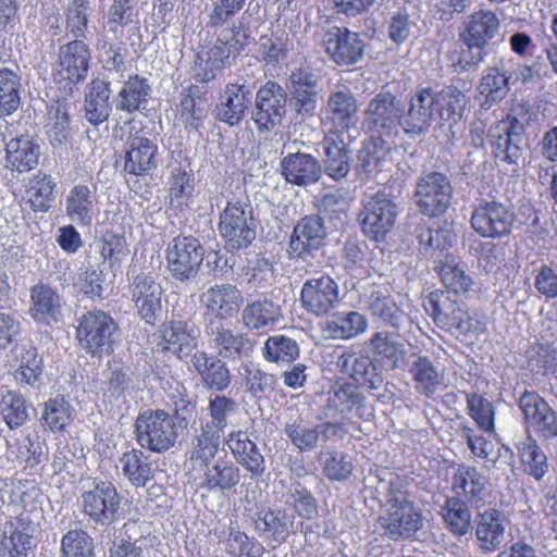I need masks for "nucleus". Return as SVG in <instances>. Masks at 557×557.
<instances>
[{"instance_id": "obj_1", "label": "nucleus", "mask_w": 557, "mask_h": 557, "mask_svg": "<svg viewBox=\"0 0 557 557\" xmlns=\"http://www.w3.org/2000/svg\"><path fill=\"white\" fill-rule=\"evenodd\" d=\"M467 103L466 94L454 86L440 90L418 87L403 107L395 95L381 91L369 100L362 124L371 136L383 140L394 141L399 127L406 135L418 137L426 134L435 120L449 127L457 124Z\"/></svg>"}, {"instance_id": "obj_2", "label": "nucleus", "mask_w": 557, "mask_h": 557, "mask_svg": "<svg viewBox=\"0 0 557 557\" xmlns=\"http://www.w3.org/2000/svg\"><path fill=\"white\" fill-rule=\"evenodd\" d=\"M409 485L406 476L389 481L377 518L382 535L394 542L413 539L423 527L422 509L414 502Z\"/></svg>"}, {"instance_id": "obj_3", "label": "nucleus", "mask_w": 557, "mask_h": 557, "mask_svg": "<svg viewBox=\"0 0 557 557\" xmlns=\"http://www.w3.org/2000/svg\"><path fill=\"white\" fill-rule=\"evenodd\" d=\"M135 440L141 448L152 453H165L178 437L177 424L163 409H146L135 420Z\"/></svg>"}, {"instance_id": "obj_4", "label": "nucleus", "mask_w": 557, "mask_h": 557, "mask_svg": "<svg viewBox=\"0 0 557 557\" xmlns=\"http://www.w3.org/2000/svg\"><path fill=\"white\" fill-rule=\"evenodd\" d=\"M76 338L86 354L101 357L113 351L119 339V326L104 311H88L78 319Z\"/></svg>"}, {"instance_id": "obj_5", "label": "nucleus", "mask_w": 557, "mask_h": 557, "mask_svg": "<svg viewBox=\"0 0 557 557\" xmlns=\"http://www.w3.org/2000/svg\"><path fill=\"white\" fill-rule=\"evenodd\" d=\"M203 256V247L197 238L177 236L165 249L166 269L174 280L189 282L198 275Z\"/></svg>"}, {"instance_id": "obj_6", "label": "nucleus", "mask_w": 557, "mask_h": 557, "mask_svg": "<svg viewBox=\"0 0 557 557\" xmlns=\"http://www.w3.org/2000/svg\"><path fill=\"white\" fill-rule=\"evenodd\" d=\"M453 198L448 177L440 172L423 174L416 184L414 199L421 213L437 216L447 211Z\"/></svg>"}, {"instance_id": "obj_7", "label": "nucleus", "mask_w": 557, "mask_h": 557, "mask_svg": "<svg viewBox=\"0 0 557 557\" xmlns=\"http://www.w3.org/2000/svg\"><path fill=\"white\" fill-rule=\"evenodd\" d=\"M524 123L517 115L497 122L490 131L495 158L508 164L518 165L523 160Z\"/></svg>"}, {"instance_id": "obj_8", "label": "nucleus", "mask_w": 557, "mask_h": 557, "mask_svg": "<svg viewBox=\"0 0 557 557\" xmlns=\"http://www.w3.org/2000/svg\"><path fill=\"white\" fill-rule=\"evenodd\" d=\"M397 208L389 195L377 191L363 200L359 220L363 233L371 239L380 242L393 228Z\"/></svg>"}, {"instance_id": "obj_9", "label": "nucleus", "mask_w": 557, "mask_h": 557, "mask_svg": "<svg viewBox=\"0 0 557 557\" xmlns=\"http://www.w3.org/2000/svg\"><path fill=\"white\" fill-rule=\"evenodd\" d=\"M90 51L82 40H74L59 50L53 78L63 88L71 91L72 86L84 81L87 76Z\"/></svg>"}, {"instance_id": "obj_10", "label": "nucleus", "mask_w": 557, "mask_h": 557, "mask_svg": "<svg viewBox=\"0 0 557 557\" xmlns=\"http://www.w3.org/2000/svg\"><path fill=\"white\" fill-rule=\"evenodd\" d=\"M470 221L472 228L482 237L500 238L510 234L515 213L502 202L481 200Z\"/></svg>"}, {"instance_id": "obj_11", "label": "nucleus", "mask_w": 557, "mask_h": 557, "mask_svg": "<svg viewBox=\"0 0 557 557\" xmlns=\"http://www.w3.org/2000/svg\"><path fill=\"white\" fill-rule=\"evenodd\" d=\"M83 511L94 522L111 524L117 516L122 498L113 483L101 481L94 488L83 493Z\"/></svg>"}, {"instance_id": "obj_12", "label": "nucleus", "mask_w": 557, "mask_h": 557, "mask_svg": "<svg viewBox=\"0 0 557 557\" xmlns=\"http://www.w3.org/2000/svg\"><path fill=\"white\" fill-rule=\"evenodd\" d=\"M286 112V91L275 82L265 83L256 95L252 119L259 131H271L281 124Z\"/></svg>"}, {"instance_id": "obj_13", "label": "nucleus", "mask_w": 557, "mask_h": 557, "mask_svg": "<svg viewBox=\"0 0 557 557\" xmlns=\"http://www.w3.org/2000/svg\"><path fill=\"white\" fill-rule=\"evenodd\" d=\"M322 45L338 65H352L360 61L366 47L359 34L338 26H331L324 32Z\"/></svg>"}, {"instance_id": "obj_14", "label": "nucleus", "mask_w": 557, "mask_h": 557, "mask_svg": "<svg viewBox=\"0 0 557 557\" xmlns=\"http://www.w3.org/2000/svg\"><path fill=\"white\" fill-rule=\"evenodd\" d=\"M451 492L470 506L479 509L486 504L490 496L488 478L474 466L460 463L451 476Z\"/></svg>"}, {"instance_id": "obj_15", "label": "nucleus", "mask_w": 557, "mask_h": 557, "mask_svg": "<svg viewBox=\"0 0 557 557\" xmlns=\"http://www.w3.org/2000/svg\"><path fill=\"white\" fill-rule=\"evenodd\" d=\"M302 307L314 315L327 314L341 301L337 283L329 275L307 280L300 292Z\"/></svg>"}, {"instance_id": "obj_16", "label": "nucleus", "mask_w": 557, "mask_h": 557, "mask_svg": "<svg viewBox=\"0 0 557 557\" xmlns=\"http://www.w3.org/2000/svg\"><path fill=\"white\" fill-rule=\"evenodd\" d=\"M326 134L344 136L358 122V104L351 91L337 90L329 96L326 102Z\"/></svg>"}, {"instance_id": "obj_17", "label": "nucleus", "mask_w": 557, "mask_h": 557, "mask_svg": "<svg viewBox=\"0 0 557 557\" xmlns=\"http://www.w3.org/2000/svg\"><path fill=\"white\" fill-rule=\"evenodd\" d=\"M519 407L527 424L541 437H557V412L539 394L524 391L519 398Z\"/></svg>"}, {"instance_id": "obj_18", "label": "nucleus", "mask_w": 557, "mask_h": 557, "mask_svg": "<svg viewBox=\"0 0 557 557\" xmlns=\"http://www.w3.org/2000/svg\"><path fill=\"white\" fill-rule=\"evenodd\" d=\"M34 544L32 522L23 517H11L0 534V557H29Z\"/></svg>"}, {"instance_id": "obj_19", "label": "nucleus", "mask_w": 557, "mask_h": 557, "mask_svg": "<svg viewBox=\"0 0 557 557\" xmlns=\"http://www.w3.org/2000/svg\"><path fill=\"white\" fill-rule=\"evenodd\" d=\"M249 221L250 212L239 203H228L221 213L219 230L231 248H244L253 240L256 234Z\"/></svg>"}, {"instance_id": "obj_20", "label": "nucleus", "mask_w": 557, "mask_h": 557, "mask_svg": "<svg viewBox=\"0 0 557 557\" xmlns=\"http://www.w3.org/2000/svg\"><path fill=\"white\" fill-rule=\"evenodd\" d=\"M325 237L326 228L322 218L307 215L294 226L288 253L293 258L305 259L323 245Z\"/></svg>"}, {"instance_id": "obj_21", "label": "nucleus", "mask_w": 557, "mask_h": 557, "mask_svg": "<svg viewBox=\"0 0 557 557\" xmlns=\"http://www.w3.org/2000/svg\"><path fill=\"white\" fill-rule=\"evenodd\" d=\"M163 289L150 275H137L131 285L132 300L148 323L153 324L162 310Z\"/></svg>"}, {"instance_id": "obj_22", "label": "nucleus", "mask_w": 557, "mask_h": 557, "mask_svg": "<svg viewBox=\"0 0 557 557\" xmlns=\"http://www.w3.org/2000/svg\"><path fill=\"white\" fill-rule=\"evenodd\" d=\"M500 22L495 12L479 10L467 16L459 33L463 45L485 48L488 41L498 34Z\"/></svg>"}, {"instance_id": "obj_23", "label": "nucleus", "mask_w": 557, "mask_h": 557, "mask_svg": "<svg viewBox=\"0 0 557 557\" xmlns=\"http://www.w3.org/2000/svg\"><path fill=\"white\" fill-rule=\"evenodd\" d=\"M286 88L290 102L298 113L312 114L317 108L319 84L309 71L297 69L292 72Z\"/></svg>"}, {"instance_id": "obj_24", "label": "nucleus", "mask_w": 557, "mask_h": 557, "mask_svg": "<svg viewBox=\"0 0 557 557\" xmlns=\"http://www.w3.org/2000/svg\"><path fill=\"white\" fill-rule=\"evenodd\" d=\"M94 185L76 184L65 197L66 216L78 225H89L96 215L98 197Z\"/></svg>"}, {"instance_id": "obj_25", "label": "nucleus", "mask_w": 557, "mask_h": 557, "mask_svg": "<svg viewBox=\"0 0 557 557\" xmlns=\"http://www.w3.org/2000/svg\"><path fill=\"white\" fill-rule=\"evenodd\" d=\"M124 169L136 176L147 175L157 166L158 146L152 139L134 135L129 137Z\"/></svg>"}, {"instance_id": "obj_26", "label": "nucleus", "mask_w": 557, "mask_h": 557, "mask_svg": "<svg viewBox=\"0 0 557 557\" xmlns=\"http://www.w3.org/2000/svg\"><path fill=\"white\" fill-rule=\"evenodd\" d=\"M161 337L164 350L171 351L180 359L189 356L198 344V331L188 322L177 320L161 325Z\"/></svg>"}, {"instance_id": "obj_27", "label": "nucleus", "mask_w": 557, "mask_h": 557, "mask_svg": "<svg viewBox=\"0 0 557 557\" xmlns=\"http://www.w3.org/2000/svg\"><path fill=\"white\" fill-rule=\"evenodd\" d=\"M475 536L480 549L484 553H493L499 548L505 537V516L495 508L479 512L475 517Z\"/></svg>"}, {"instance_id": "obj_28", "label": "nucleus", "mask_w": 557, "mask_h": 557, "mask_svg": "<svg viewBox=\"0 0 557 557\" xmlns=\"http://www.w3.org/2000/svg\"><path fill=\"white\" fill-rule=\"evenodd\" d=\"M201 301L212 315L227 319L238 312L243 296L232 284H215L202 294Z\"/></svg>"}, {"instance_id": "obj_29", "label": "nucleus", "mask_w": 557, "mask_h": 557, "mask_svg": "<svg viewBox=\"0 0 557 557\" xmlns=\"http://www.w3.org/2000/svg\"><path fill=\"white\" fill-rule=\"evenodd\" d=\"M225 443L233 454L236 461L243 466L251 475L260 476L263 474L264 458L252 442L247 432L237 430L228 433Z\"/></svg>"}, {"instance_id": "obj_30", "label": "nucleus", "mask_w": 557, "mask_h": 557, "mask_svg": "<svg viewBox=\"0 0 557 557\" xmlns=\"http://www.w3.org/2000/svg\"><path fill=\"white\" fill-rule=\"evenodd\" d=\"M282 174L292 184L306 186L320 178L319 161L309 153H289L281 162Z\"/></svg>"}, {"instance_id": "obj_31", "label": "nucleus", "mask_w": 557, "mask_h": 557, "mask_svg": "<svg viewBox=\"0 0 557 557\" xmlns=\"http://www.w3.org/2000/svg\"><path fill=\"white\" fill-rule=\"evenodd\" d=\"M511 73L502 61L498 65L486 67L476 87L481 97L484 98L482 107L488 109L503 100L509 91V79Z\"/></svg>"}, {"instance_id": "obj_32", "label": "nucleus", "mask_w": 557, "mask_h": 557, "mask_svg": "<svg viewBox=\"0 0 557 557\" xmlns=\"http://www.w3.org/2000/svg\"><path fill=\"white\" fill-rule=\"evenodd\" d=\"M251 94V89L245 84H228L218 109L220 120L230 125L237 124L248 109Z\"/></svg>"}, {"instance_id": "obj_33", "label": "nucleus", "mask_w": 557, "mask_h": 557, "mask_svg": "<svg viewBox=\"0 0 557 557\" xmlns=\"http://www.w3.org/2000/svg\"><path fill=\"white\" fill-rule=\"evenodd\" d=\"M322 146L325 173L336 181L345 177L350 170V158L343 136L326 134Z\"/></svg>"}, {"instance_id": "obj_34", "label": "nucleus", "mask_w": 557, "mask_h": 557, "mask_svg": "<svg viewBox=\"0 0 557 557\" xmlns=\"http://www.w3.org/2000/svg\"><path fill=\"white\" fill-rule=\"evenodd\" d=\"M426 312L433 318L435 324L445 330L453 326L463 308L451 298L449 292L437 289L432 292L424 302Z\"/></svg>"}, {"instance_id": "obj_35", "label": "nucleus", "mask_w": 557, "mask_h": 557, "mask_svg": "<svg viewBox=\"0 0 557 557\" xmlns=\"http://www.w3.org/2000/svg\"><path fill=\"white\" fill-rule=\"evenodd\" d=\"M151 91L148 79L138 74L131 75L114 98L115 109L127 113L136 112L145 108Z\"/></svg>"}, {"instance_id": "obj_36", "label": "nucleus", "mask_w": 557, "mask_h": 557, "mask_svg": "<svg viewBox=\"0 0 557 557\" xmlns=\"http://www.w3.org/2000/svg\"><path fill=\"white\" fill-rule=\"evenodd\" d=\"M221 434L199 425L196 434L191 438L188 450V459L191 465V471L202 470L208 467L215 457L220 447Z\"/></svg>"}, {"instance_id": "obj_37", "label": "nucleus", "mask_w": 557, "mask_h": 557, "mask_svg": "<svg viewBox=\"0 0 557 557\" xmlns=\"http://www.w3.org/2000/svg\"><path fill=\"white\" fill-rule=\"evenodd\" d=\"M518 458L523 472L536 481H541L548 472V458L537 441L528 435L516 444Z\"/></svg>"}, {"instance_id": "obj_38", "label": "nucleus", "mask_w": 557, "mask_h": 557, "mask_svg": "<svg viewBox=\"0 0 557 557\" xmlns=\"http://www.w3.org/2000/svg\"><path fill=\"white\" fill-rule=\"evenodd\" d=\"M367 318L357 311H343L333 314L326 320L323 329L331 338L348 339L366 332Z\"/></svg>"}, {"instance_id": "obj_39", "label": "nucleus", "mask_w": 557, "mask_h": 557, "mask_svg": "<svg viewBox=\"0 0 557 557\" xmlns=\"http://www.w3.org/2000/svg\"><path fill=\"white\" fill-rule=\"evenodd\" d=\"M30 314L39 322L55 321L61 310V298L50 286L38 284L30 289Z\"/></svg>"}, {"instance_id": "obj_40", "label": "nucleus", "mask_w": 557, "mask_h": 557, "mask_svg": "<svg viewBox=\"0 0 557 557\" xmlns=\"http://www.w3.org/2000/svg\"><path fill=\"white\" fill-rule=\"evenodd\" d=\"M46 134L52 146L65 145L71 137L69 104L54 101L47 107Z\"/></svg>"}, {"instance_id": "obj_41", "label": "nucleus", "mask_w": 557, "mask_h": 557, "mask_svg": "<svg viewBox=\"0 0 557 557\" xmlns=\"http://www.w3.org/2000/svg\"><path fill=\"white\" fill-rule=\"evenodd\" d=\"M109 84L101 79L92 81L85 99V116L92 125L103 123L110 115Z\"/></svg>"}, {"instance_id": "obj_42", "label": "nucleus", "mask_w": 557, "mask_h": 557, "mask_svg": "<svg viewBox=\"0 0 557 557\" xmlns=\"http://www.w3.org/2000/svg\"><path fill=\"white\" fill-rule=\"evenodd\" d=\"M341 429V423L332 422H325L314 428H306L301 424V420H296L285 425V433L299 450L307 451L317 446L321 433L326 434L331 430L335 433Z\"/></svg>"}, {"instance_id": "obj_43", "label": "nucleus", "mask_w": 557, "mask_h": 557, "mask_svg": "<svg viewBox=\"0 0 557 557\" xmlns=\"http://www.w3.org/2000/svg\"><path fill=\"white\" fill-rule=\"evenodd\" d=\"M208 104L197 86L185 88L181 95L180 119L186 126L198 129L207 116Z\"/></svg>"}, {"instance_id": "obj_44", "label": "nucleus", "mask_w": 557, "mask_h": 557, "mask_svg": "<svg viewBox=\"0 0 557 557\" xmlns=\"http://www.w3.org/2000/svg\"><path fill=\"white\" fill-rule=\"evenodd\" d=\"M39 149L27 136L13 138L7 145V159L12 170L27 172L38 162Z\"/></svg>"}, {"instance_id": "obj_45", "label": "nucleus", "mask_w": 557, "mask_h": 557, "mask_svg": "<svg viewBox=\"0 0 557 557\" xmlns=\"http://www.w3.org/2000/svg\"><path fill=\"white\" fill-rule=\"evenodd\" d=\"M139 21L135 0H114L108 12L107 28L117 39L123 35V27L132 25L138 32Z\"/></svg>"}, {"instance_id": "obj_46", "label": "nucleus", "mask_w": 557, "mask_h": 557, "mask_svg": "<svg viewBox=\"0 0 557 557\" xmlns=\"http://www.w3.org/2000/svg\"><path fill=\"white\" fill-rule=\"evenodd\" d=\"M170 205L176 209L188 207L195 190L194 174L182 166L171 170L169 181Z\"/></svg>"}, {"instance_id": "obj_47", "label": "nucleus", "mask_w": 557, "mask_h": 557, "mask_svg": "<svg viewBox=\"0 0 557 557\" xmlns=\"http://www.w3.org/2000/svg\"><path fill=\"white\" fill-rule=\"evenodd\" d=\"M438 274L446 292L455 295L468 293L473 284L472 277L466 272L465 264L451 256H446L445 260L441 262Z\"/></svg>"}, {"instance_id": "obj_48", "label": "nucleus", "mask_w": 557, "mask_h": 557, "mask_svg": "<svg viewBox=\"0 0 557 557\" xmlns=\"http://www.w3.org/2000/svg\"><path fill=\"white\" fill-rule=\"evenodd\" d=\"M206 471L200 486L209 491L231 490L239 482V469L231 461L219 460Z\"/></svg>"}, {"instance_id": "obj_49", "label": "nucleus", "mask_w": 557, "mask_h": 557, "mask_svg": "<svg viewBox=\"0 0 557 557\" xmlns=\"http://www.w3.org/2000/svg\"><path fill=\"white\" fill-rule=\"evenodd\" d=\"M122 471L128 481L137 486H145L152 476L148 456L140 449L133 448L120 458Z\"/></svg>"}, {"instance_id": "obj_50", "label": "nucleus", "mask_w": 557, "mask_h": 557, "mask_svg": "<svg viewBox=\"0 0 557 557\" xmlns=\"http://www.w3.org/2000/svg\"><path fill=\"white\" fill-rule=\"evenodd\" d=\"M392 143V140H383L376 136H371L358 152V165L368 175L380 172L391 151Z\"/></svg>"}, {"instance_id": "obj_51", "label": "nucleus", "mask_w": 557, "mask_h": 557, "mask_svg": "<svg viewBox=\"0 0 557 557\" xmlns=\"http://www.w3.org/2000/svg\"><path fill=\"white\" fill-rule=\"evenodd\" d=\"M73 409L63 397L50 398L44 404L41 424L53 433L64 432L72 422Z\"/></svg>"}, {"instance_id": "obj_52", "label": "nucleus", "mask_w": 557, "mask_h": 557, "mask_svg": "<svg viewBox=\"0 0 557 557\" xmlns=\"http://www.w3.org/2000/svg\"><path fill=\"white\" fill-rule=\"evenodd\" d=\"M469 503L460 497H447L443 506V520L447 529L456 536L468 533L471 525Z\"/></svg>"}, {"instance_id": "obj_53", "label": "nucleus", "mask_w": 557, "mask_h": 557, "mask_svg": "<svg viewBox=\"0 0 557 557\" xmlns=\"http://www.w3.org/2000/svg\"><path fill=\"white\" fill-rule=\"evenodd\" d=\"M212 335L214 346L223 358L235 359L248 354L252 348L251 342L236 331L218 327L215 332H212Z\"/></svg>"}, {"instance_id": "obj_54", "label": "nucleus", "mask_w": 557, "mask_h": 557, "mask_svg": "<svg viewBox=\"0 0 557 557\" xmlns=\"http://www.w3.org/2000/svg\"><path fill=\"white\" fill-rule=\"evenodd\" d=\"M22 84L12 70L0 69V117L14 113L21 104Z\"/></svg>"}, {"instance_id": "obj_55", "label": "nucleus", "mask_w": 557, "mask_h": 557, "mask_svg": "<svg viewBox=\"0 0 557 557\" xmlns=\"http://www.w3.org/2000/svg\"><path fill=\"white\" fill-rule=\"evenodd\" d=\"M282 317L281 307L263 299L249 304L243 311L244 324L253 330L272 325Z\"/></svg>"}, {"instance_id": "obj_56", "label": "nucleus", "mask_w": 557, "mask_h": 557, "mask_svg": "<svg viewBox=\"0 0 557 557\" xmlns=\"http://www.w3.org/2000/svg\"><path fill=\"white\" fill-rule=\"evenodd\" d=\"M236 408V404L225 396H215L209 401V416L199 418V425L222 434L227 425V417Z\"/></svg>"}, {"instance_id": "obj_57", "label": "nucleus", "mask_w": 557, "mask_h": 557, "mask_svg": "<svg viewBox=\"0 0 557 557\" xmlns=\"http://www.w3.org/2000/svg\"><path fill=\"white\" fill-rule=\"evenodd\" d=\"M263 357L271 362H290L298 358L297 342L286 335L270 336L262 348Z\"/></svg>"}, {"instance_id": "obj_58", "label": "nucleus", "mask_w": 557, "mask_h": 557, "mask_svg": "<svg viewBox=\"0 0 557 557\" xmlns=\"http://www.w3.org/2000/svg\"><path fill=\"white\" fill-rule=\"evenodd\" d=\"M55 184L50 175L37 174L29 180L27 198L34 211L45 212L52 201Z\"/></svg>"}, {"instance_id": "obj_59", "label": "nucleus", "mask_w": 557, "mask_h": 557, "mask_svg": "<svg viewBox=\"0 0 557 557\" xmlns=\"http://www.w3.org/2000/svg\"><path fill=\"white\" fill-rule=\"evenodd\" d=\"M528 369L539 376H547L556 364V350L549 344L534 343L527 350Z\"/></svg>"}, {"instance_id": "obj_60", "label": "nucleus", "mask_w": 557, "mask_h": 557, "mask_svg": "<svg viewBox=\"0 0 557 557\" xmlns=\"http://www.w3.org/2000/svg\"><path fill=\"white\" fill-rule=\"evenodd\" d=\"M256 528L275 541H284L289 534L286 516L280 510L261 509L258 511Z\"/></svg>"}, {"instance_id": "obj_61", "label": "nucleus", "mask_w": 557, "mask_h": 557, "mask_svg": "<svg viewBox=\"0 0 557 557\" xmlns=\"http://www.w3.org/2000/svg\"><path fill=\"white\" fill-rule=\"evenodd\" d=\"M247 0H214L207 12L206 27L218 29L225 26L245 7Z\"/></svg>"}, {"instance_id": "obj_62", "label": "nucleus", "mask_w": 557, "mask_h": 557, "mask_svg": "<svg viewBox=\"0 0 557 557\" xmlns=\"http://www.w3.org/2000/svg\"><path fill=\"white\" fill-rule=\"evenodd\" d=\"M0 414L9 429L22 426L28 417L24 397L14 392H8L0 401Z\"/></svg>"}, {"instance_id": "obj_63", "label": "nucleus", "mask_w": 557, "mask_h": 557, "mask_svg": "<svg viewBox=\"0 0 557 557\" xmlns=\"http://www.w3.org/2000/svg\"><path fill=\"white\" fill-rule=\"evenodd\" d=\"M62 557H94V541L82 529L67 531L61 540Z\"/></svg>"}, {"instance_id": "obj_64", "label": "nucleus", "mask_w": 557, "mask_h": 557, "mask_svg": "<svg viewBox=\"0 0 557 557\" xmlns=\"http://www.w3.org/2000/svg\"><path fill=\"white\" fill-rule=\"evenodd\" d=\"M343 369L356 383H375L383 380L372 360L366 356H349L345 359Z\"/></svg>"}]
</instances>
